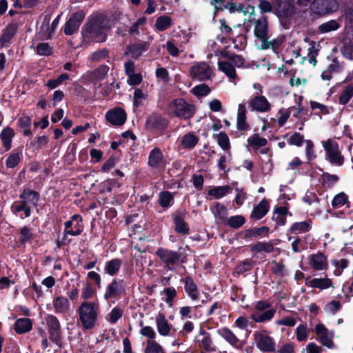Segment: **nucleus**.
I'll list each match as a JSON object with an SVG mask.
<instances>
[{
  "label": "nucleus",
  "instance_id": "nucleus-43",
  "mask_svg": "<svg viewBox=\"0 0 353 353\" xmlns=\"http://www.w3.org/2000/svg\"><path fill=\"white\" fill-rule=\"evenodd\" d=\"M198 138L192 133L185 134L181 141V144L185 148H192L198 143Z\"/></svg>",
  "mask_w": 353,
  "mask_h": 353
},
{
  "label": "nucleus",
  "instance_id": "nucleus-36",
  "mask_svg": "<svg viewBox=\"0 0 353 353\" xmlns=\"http://www.w3.org/2000/svg\"><path fill=\"white\" fill-rule=\"evenodd\" d=\"M308 285L311 288L325 290L332 287V281L327 278H315L308 282Z\"/></svg>",
  "mask_w": 353,
  "mask_h": 353
},
{
  "label": "nucleus",
  "instance_id": "nucleus-32",
  "mask_svg": "<svg viewBox=\"0 0 353 353\" xmlns=\"http://www.w3.org/2000/svg\"><path fill=\"white\" fill-rule=\"evenodd\" d=\"M32 323L30 319L21 318L16 321L14 323V329L17 333L23 334L31 330Z\"/></svg>",
  "mask_w": 353,
  "mask_h": 353
},
{
  "label": "nucleus",
  "instance_id": "nucleus-46",
  "mask_svg": "<svg viewBox=\"0 0 353 353\" xmlns=\"http://www.w3.org/2000/svg\"><path fill=\"white\" fill-rule=\"evenodd\" d=\"M172 26V19L168 16H161L157 18L155 27L159 31H164Z\"/></svg>",
  "mask_w": 353,
  "mask_h": 353
},
{
  "label": "nucleus",
  "instance_id": "nucleus-42",
  "mask_svg": "<svg viewBox=\"0 0 353 353\" xmlns=\"http://www.w3.org/2000/svg\"><path fill=\"white\" fill-rule=\"evenodd\" d=\"M282 42L283 40L279 38L274 39L272 41H268V39H265L258 44V48L261 50L269 48L275 50L281 45Z\"/></svg>",
  "mask_w": 353,
  "mask_h": 353
},
{
  "label": "nucleus",
  "instance_id": "nucleus-5",
  "mask_svg": "<svg viewBox=\"0 0 353 353\" xmlns=\"http://www.w3.org/2000/svg\"><path fill=\"white\" fill-rule=\"evenodd\" d=\"M168 111L176 117L187 119L194 114V106L188 104L183 99H176L170 103Z\"/></svg>",
  "mask_w": 353,
  "mask_h": 353
},
{
  "label": "nucleus",
  "instance_id": "nucleus-26",
  "mask_svg": "<svg viewBox=\"0 0 353 353\" xmlns=\"http://www.w3.org/2000/svg\"><path fill=\"white\" fill-rule=\"evenodd\" d=\"M270 205L267 200L263 199L255 206L251 214V217L256 220L262 219L269 211Z\"/></svg>",
  "mask_w": 353,
  "mask_h": 353
},
{
  "label": "nucleus",
  "instance_id": "nucleus-14",
  "mask_svg": "<svg viewBox=\"0 0 353 353\" xmlns=\"http://www.w3.org/2000/svg\"><path fill=\"white\" fill-rule=\"evenodd\" d=\"M316 334L318 335V341L328 348L333 347L334 332L328 330L324 325L319 323L315 327Z\"/></svg>",
  "mask_w": 353,
  "mask_h": 353
},
{
  "label": "nucleus",
  "instance_id": "nucleus-64",
  "mask_svg": "<svg viewBox=\"0 0 353 353\" xmlns=\"http://www.w3.org/2000/svg\"><path fill=\"white\" fill-rule=\"evenodd\" d=\"M323 183L328 187L334 185L339 180L338 176L330 174L327 172L323 173L322 175Z\"/></svg>",
  "mask_w": 353,
  "mask_h": 353
},
{
  "label": "nucleus",
  "instance_id": "nucleus-57",
  "mask_svg": "<svg viewBox=\"0 0 353 353\" xmlns=\"http://www.w3.org/2000/svg\"><path fill=\"white\" fill-rule=\"evenodd\" d=\"M347 201V195L343 192H341L334 197L332 201V205L334 208H339L345 205Z\"/></svg>",
  "mask_w": 353,
  "mask_h": 353
},
{
  "label": "nucleus",
  "instance_id": "nucleus-40",
  "mask_svg": "<svg viewBox=\"0 0 353 353\" xmlns=\"http://www.w3.org/2000/svg\"><path fill=\"white\" fill-rule=\"evenodd\" d=\"M288 210L285 207H279L274 209L272 219L277 225H283L286 222Z\"/></svg>",
  "mask_w": 353,
  "mask_h": 353
},
{
  "label": "nucleus",
  "instance_id": "nucleus-34",
  "mask_svg": "<svg viewBox=\"0 0 353 353\" xmlns=\"http://www.w3.org/2000/svg\"><path fill=\"white\" fill-rule=\"evenodd\" d=\"M122 261L119 259H114L107 261L105 264L104 270L110 276L116 274L120 270Z\"/></svg>",
  "mask_w": 353,
  "mask_h": 353
},
{
  "label": "nucleus",
  "instance_id": "nucleus-12",
  "mask_svg": "<svg viewBox=\"0 0 353 353\" xmlns=\"http://www.w3.org/2000/svg\"><path fill=\"white\" fill-rule=\"evenodd\" d=\"M83 229L81 216L78 214H74L70 220L65 223L63 239L66 238L67 234L78 236L81 233Z\"/></svg>",
  "mask_w": 353,
  "mask_h": 353
},
{
  "label": "nucleus",
  "instance_id": "nucleus-48",
  "mask_svg": "<svg viewBox=\"0 0 353 353\" xmlns=\"http://www.w3.org/2000/svg\"><path fill=\"white\" fill-rule=\"evenodd\" d=\"M252 250L255 252L271 253L274 250V246L270 243L259 242L252 246Z\"/></svg>",
  "mask_w": 353,
  "mask_h": 353
},
{
  "label": "nucleus",
  "instance_id": "nucleus-22",
  "mask_svg": "<svg viewBox=\"0 0 353 353\" xmlns=\"http://www.w3.org/2000/svg\"><path fill=\"white\" fill-rule=\"evenodd\" d=\"M123 292L122 281L113 280L106 288L104 298L106 300L115 298Z\"/></svg>",
  "mask_w": 353,
  "mask_h": 353
},
{
  "label": "nucleus",
  "instance_id": "nucleus-24",
  "mask_svg": "<svg viewBox=\"0 0 353 353\" xmlns=\"http://www.w3.org/2000/svg\"><path fill=\"white\" fill-rule=\"evenodd\" d=\"M52 305L54 311L57 314H66L70 310V302L68 299L62 296L54 298Z\"/></svg>",
  "mask_w": 353,
  "mask_h": 353
},
{
  "label": "nucleus",
  "instance_id": "nucleus-59",
  "mask_svg": "<svg viewBox=\"0 0 353 353\" xmlns=\"http://www.w3.org/2000/svg\"><path fill=\"white\" fill-rule=\"evenodd\" d=\"M52 48L48 43H40L37 46V53L41 56H49Z\"/></svg>",
  "mask_w": 353,
  "mask_h": 353
},
{
  "label": "nucleus",
  "instance_id": "nucleus-41",
  "mask_svg": "<svg viewBox=\"0 0 353 353\" xmlns=\"http://www.w3.org/2000/svg\"><path fill=\"white\" fill-rule=\"evenodd\" d=\"M311 228L310 222L309 221H301L296 222L292 225L290 228L291 233L301 234L308 232Z\"/></svg>",
  "mask_w": 353,
  "mask_h": 353
},
{
  "label": "nucleus",
  "instance_id": "nucleus-15",
  "mask_svg": "<svg viewBox=\"0 0 353 353\" xmlns=\"http://www.w3.org/2000/svg\"><path fill=\"white\" fill-rule=\"evenodd\" d=\"M85 17L83 11H79L72 14L66 22L64 27V33L66 35H72L77 32Z\"/></svg>",
  "mask_w": 353,
  "mask_h": 353
},
{
  "label": "nucleus",
  "instance_id": "nucleus-56",
  "mask_svg": "<svg viewBox=\"0 0 353 353\" xmlns=\"http://www.w3.org/2000/svg\"><path fill=\"white\" fill-rule=\"evenodd\" d=\"M192 92L196 97H205L210 92V88L205 84H200L194 87Z\"/></svg>",
  "mask_w": 353,
  "mask_h": 353
},
{
  "label": "nucleus",
  "instance_id": "nucleus-9",
  "mask_svg": "<svg viewBox=\"0 0 353 353\" xmlns=\"http://www.w3.org/2000/svg\"><path fill=\"white\" fill-rule=\"evenodd\" d=\"M190 77L199 81L210 79L212 74V68L205 62H199L190 68Z\"/></svg>",
  "mask_w": 353,
  "mask_h": 353
},
{
  "label": "nucleus",
  "instance_id": "nucleus-50",
  "mask_svg": "<svg viewBox=\"0 0 353 353\" xmlns=\"http://www.w3.org/2000/svg\"><path fill=\"white\" fill-rule=\"evenodd\" d=\"M303 201L309 205H314L316 210L320 212L319 209L316 208L319 205V199L314 192L307 191L303 197Z\"/></svg>",
  "mask_w": 353,
  "mask_h": 353
},
{
  "label": "nucleus",
  "instance_id": "nucleus-39",
  "mask_svg": "<svg viewBox=\"0 0 353 353\" xmlns=\"http://www.w3.org/2000/svg\"><path fill=\"white\" fill-rule=\"evenodd\" d=\"M185 289L188 295L193 300H196L199 296L198 289L196 285L193 281L192 279L188 276L185 279Z\"/></svg>",
  "mask_w": 353,
  "mask_h": 353
},
{
  "label": "nucleus",
  "instance_id": "nucleus-62",
  "mask_svg": "<svg viewBox=\"0 0 353 353\" xmlns=\"http://www.w3.org/2000/svg\"><path fill=\"white\" fill-rule=\"evenodd\" d=\"M341 306L340 301L334 300L325 305L324 310L328 314H335Z\"/></svg>",
  "mask_w": 353,
  "mask_h": 353
},
{
  "label": "nucleus",
  "instance_id": "nucleus-44",
  "mask_svg": "<svg viewBox=\"0 0 353 353\" xmlns=\"http://www.w3.org/2000/svg\"><path fill=\"white\" fill-rule=\"evenodd\" d=\"M200 333L203 335V338L199 340V345L206 351H214V348L212 346V341L210 336L204 330H201Z\"/></svg>",
  "mask_w": 353,
  "mask_h": 353
},
{
  "label": "nucleus",
  "instance_id": "nucleus-60",
  "mask_svg": "<svg viewBox=\"0 0 353 353\" xmlns=\"http://www.w3.org/2000/svg\"><path fill=\"white\" fill-rule=\"evenodd\" d=\"M108 57V51L103 48L93 52L90 60L94 62H99Z\"/></svg>",
  "mask_w": 353,
  "mask_h": 353
},
{
  "label": "nucleus",
  "instance_id": "nucleus-58",
  "mask_svg": "<svg viewBox=\"0 0 353 353\" xmlns=\"http://www.w3.org/2000/svg\"><path fill=\"white\" fill-rule=\"evenodd\" d=\"M217 142L224 150H228L230 148L229 137L225 132H221L217 134Z\"/></svg>",
  "mask_w": 353,
  "mask_h": 353
},
{
  "label": "nucleus",
  "instance_id": "nucleus-20",
  "mask_svg": "<svg viewBox=\"0 0 353 353\" xmlns=\"http://www.w3.org/2000/svg\"><path fill=\"white\" fill-rule=\"evenodd\" d=\"M20 199H21L20 201L32 209L37 205L39 200V194L36 191L25 189L21 194Z\"/></svg>",
  "mask_w": 353,
  "mask_h": 353
},
{
  "label": "nucleus",
  "instance_id": "nucleus-52",
  "mask_svg": "<svg viewBox=\"0 0 353 353\" xmlns=\"http://www.w3.org/2000/svg\"><path fill=\"white\" fill-rule=\"evenodd\" d=\"M161 294L165 296L163 297V300L169 305H172L173 299L176 295V292L174 288H167L161 292Z\"/></svg>",
  "mask_w": 353,
  "mask_h": 353
},
{
  "label": "nucleus",
  "instance_id": "nucleus-61",
  "mask_svg": "<svg viewBox=\"0 0 353 353\" xmlns=\"http://www.w3.org/2000/svg\"><path fill=\"white\" fill-rule=\"evenodd\" d=\"M296 336L299 341L301 342L305 341L308 336V330L307 327L304 325H299L296 329Z\"/></svg>",
  "mask_w": 353,
  "mask_h": 353
},
{
  "label": "nucleus",
  "instance_id": "nucleus-35",
  "mask_svg": "<svg viewBox=\"0 0 353 353\" xmlns=\"http://www.w3.org/2000/svg\"><path fill=\"white\" fill-rule=\"evenodd\" d=\"M147 45L145 43H138L128 46L125 54H129L133 58H138L143 52L146 51Z\"/></svg>",
  "mask_w": 353,
  "mask_h": 353
},
{
  "label": "nucleus",
  "instance_id": "nucleus-54",
  "mask_svg": "<svg viewBox=\"0 0 353 353\" xmlns=\"http://www.w3.org/2000/svg\"><path fill=\"white\" fill-rule=\"evenodd\" d=\"M213 213L214 216L221 221L223 222L227 220L228 211L226 208L223 205L217 203L213 210Z\"/></svg>",
  "mask_w": 353,
  "mask_h": 353
},
{
  "label": "nucleus",
  "instance_id": "nucleus-29",
  "mask_svg": "<svg viewBox=\"0 0 353 353\" xmlns=\"http://www.w3.org/2000/svg\"><path fill=\"white\" fill-rule=\"evenodd\" d=\"M23 150L21 148L14 150L8 156L6 161V165L8 168H15L21 161Z\"/></svg>",
  "mask_w": 353,
  "mask_h": 353
},
{
  "label": "nucleus",
  "instance_id": "nucleus-30",
  "mask_svg": "<svg viewBox=\"0 0 353 353\" xmlns=\"http://www.w3.org/2000/svg\"><path fill=\"white\" fill-rule=\"evenodd\" d=\"M17 31V25L15 23L9 24L3 30V34L0 39V45L1 46V47L5 46V45L11 40V39L16 34Z\"/></svg>",
  "mask_w": 353,
  "mask_h": 353
},
{
  "label": "nucleus",
  "instance_id": "nucleus-55",
  "mask_svg": "<svg viewBox=\"0 0 353 353\" xmlns=\"http://www.w3.org/2000/svg\"><path fill=\"white\" fill-rule=\"evenodd\" d=\"M245 221V218L241 215L232 216L228 219V225L232 228H239L244 224Z\"/></svg>",
  "mask_w": 353,
  "mask_h": 353
},
{
  "label": "nucleus",
  "instance_id": "nucleus-49",
  "mask_svg": "<svg viewBox=\"0 0 353 353\" xmlns=\"http://www.w3.org/2000/svg\"><path fill=\"white\" fill-rule=\"evenodd\" d=\"M267 139L254 134L248 139V143L253 148H259L265 146L267 144Z\"/></svg>",
  "mask_w": 353,
  "mask_h": 353
},
{
  "label": "nucleus",
  "instance_id": "nucleus-16",
  "mask_svg": "<svg viewBox=\"0 0 353 353\" xmlns=\"http://www.w3.org/2000/svg\"><path fill=\"white\" fill-rule=\"evenodd\" d=\"M249 105L252 111L259 112H268L271 109V105L267 99L263 95L255 96L250 101Z\"/></svg>",
  "mask_w": 353,
  "mask_h": 353
},
{
  "label": "nucleus",
  "instance_id": "nucleus-19",
  "mask_svg": "<svg viewBox=\"0 0 353 353\" xmlns=\"http://www.w3.org/2000/svg\"><path fill=\"white\" fill-rule=\"evenodd\" d=\"M254 35L260 41V43L265 39H268V27L266 17H262L254 22Z\"/></svg>",
  "mask_w": 353,
  "mask_h": 353
},
{
  "label": "nucleus",
  "instance_id": "nucleus-33",
  "mask_svg": "<svg viewBox=\"0 0 353 353\" xmlns=\"http://www.w3.org/2000/svg\"><path fill=\"white\" fill-rule=\"evenodd\" d=\"M173 218L175 225V230L181 234H188L189 226L188 223L185 222L183 214L177 212L174 214Z\"/></svg>",
  "mask_w": 353,
  "mask_h": 353
},
{
  "label": "nucleus",
  "instance_id": "nucleus-28",
  "mask_svg": "<svg viewBox=\"0 0 353 353\" xmlns=\"http://www.w3.org/2000/svg\"><path fill=\"white\" fill-rule=\"evenodd\" d=\"M14 132L12 128L10 127L5 128L3 129L0 134V139L2 141V144L6 149V151L10 150L12 147V141L14 137Z\"/></svg>",
  "mask_w": 353,
  "mask_h": 353
},
{
  "label": "nucleus",
  "instance_id": "nucleus-38",
  "mask_svg": "<svg viewBox=\"0 0 353 353\" xmlns=\"http://www.w3.org/2000/svg\"><path fill=\"white\" fill-rule=\"evenodd\" d=\"M340 26L341 25L337 20H330L319 26L318 31L319 33L325 34L337 30Z\"/></svg>",
  "mask_w": 353,
  "mask_h": 353
},
{
  "label": "nucleus",
  "instance_id": "nucleus-23",
  "mask_svg": "<svg viewBox=\"0 0 353 353\" xmlns=\"http://www.w3.org/2000/svg\"><path fill=\"white\" fill-rule=\"evenodd\" d=\"M156 325L158 332L160 335L163 336L169 335L172 326L168 323L164 314L159 313L157 314L156 316Z\"/></svg>",
  "mask_w": 353,
  "mask_h": 353
},
{
  "label": "nucleus",
  "instance_id": "nucleus-31",
  "mask_svg": "<svg viewBox=\"0 0 353 353\" xmlns=\"http://www.w3.org/2000/svg\"><path fill=\"white\" fill-rule=\"evenodd\" d=\"M353 97V82L347 84L341 90L339 96V103L343 105L347 104Z\"/></svg>",
  "mask_w": 353,
  "mask_h": 353
},
{
  "label": "nucleus",
  "instance_id": "nucleus-27",
  "mask_svg": "<svg viewBox=\"0 0 353 353\" xmlns=\"http://www.w3.org/2000/svg\"><path fill=\"white\" fill-rule=\"evenodd\" d=\"M12 212L20 218L29 217L31 214V209L25 205L21 201H15L11 206Z\"/></svg>",
  "mask_w": 353,
  "mask_h": 353
},
{
  "label": "nucleus",
  "instance_id": "nucleus-11",
  "mask_svg": "<svg viewBox=\"0 0 353 353\" xmlns=\"http://www.w3.org/2000/svg\"><path fill=\"white\" fill-rule=\"evenodd\" d=\"M49 338L52 342L57 343L61 337V325L58 319L52 314L45 316Z\"/></svg>",
  "mask_w": 353,
  "mask_h": 353
},
{
  "label": "nucleus",
  "instance_id": "nucleus-25",
  "mask_svg": "<svg viewBox=\"0 0 353 353\" xmlns=\"http://www.w3.org/2000/svg\"><path fill=\"white\" fill-rule=\"evenodd\" d=\"M218 68L222 72H223L231 81L236 80L237 79V74L236 73L234 65L228 61H220L218 63Z\"/></svg>",
  "mask_w": 353,
  "mask_h": 353
},
{
  "label": "nucleus",
  "instance_id": "nucleus-13",
  "mask_svg": "<svg viewBox=\"0 0 353 353\" xmlns=\"http://www.w3.org/2000/svg\"><path fill=\"white\" fill-rule=\"evenodd\" d=\"M166 164L164 155L159 148H153L148 156V165L154 170L163 169Z\"/></svg>",
  "mask_w": 353,
  "mask_h": 353
},
{
  "label": "nucleus",
  "instance_id": "nucleus-21",
  "mask_svg": "<svg viewBox=\"0 0 353 353\" xmlns=\"http://www.w3.org/2000/svg\"><path fill=\"white\" fill-rule=\"evenodd\" d=\"M309 263L314 270L318 271L324 270L327 268V259L321 252L310 255Z\"/></svg>",
  "mask_w": 353,
  "mask_h": 353
},
{
  "label": "nucleus",
  "instance_id": "nucleus-10",
  "mask_svg": "<svg viewBox=\"0 0 353 353\" xmlns=\"http://www.w3.org/2000/svg\"><path fill=\"white\" fill-rule=\"evenodd\" d=\"M253 336L256 347L261 352H271L274 351L275 341L272 337L259 332H256Z\"/></svg>",
  "mask_w": 353,
  "mask_h": 353
},
{
  "label": "nucleus",
  "instance_id": "nucleus-47",
  "mask_svg": "<svg viewBox=\"0 0 353 353\" xmlns=\"http://www.w3.org/2000/svg\"><path fill=\"white\" fill-rule=\"evenodd\" d=\"M230 190L231 188L228 185L219 186L210 189L208 191V194L213 196L216 199H220L226 195Z\"/></svg>",
  "mask_w": 353,
  "mask_h": 353
},
{
  "label": "nucleus",
  "instance_id": "nucleus-18",
  "mask_svg": "<svg viewBox=\"0 0 353 353\" xmlns=\"http://www.w3.org/2000/svg\"><path fill=\"white\" fill-rule=\"evenodd\" d=\"M166 125L165 119L157 114H150L145 121V127L147 130L151 131L163 130L165 128Z\"/></svg>",
  "mask_w": 353,
  "mask_h": 353
},
{
  "label": "nucleus",
  "instance_id": "nucleus-51",
  "mask_svg": "<svg viewBox=\"0 0 353 353\" xmlns=\"http://www.w3.org/2000/svg\"><path fill=\"white\" fill-rule=\"evenodd\" d=\"M173 201V196L169 192H163L159 194V202L161 207H170Z\"/></svg>",
  "mask_w": 353,
  "mask_h": 353
},
{
  "label": "nucleus",
  "instance_id": "nucleus-53",
  "mask_svg": "<svg viewBox=\"0 0 353 353\" xmlns=\"http://www.w3.org/2000/svg\"><path fill=\"white\" fill-rule=\"evenodd\" d=\"M145 353H165V352L157 342L154 340H149L147 341Z\"/></svg>",
  "mask_w": 353,
  "mask_h": 353
},
{
  "label": "nucleus",
  "instance_id": "nucleus-45",
  "mask_svg": "<svg viewBox=\"0 0 353 353\" xmlns=\"http://www.w3.org/2000/svg\"><path fill=\"white\" fill-rule=\"evenodd\" d=\"M258 8L261 14L272 12L274 14V0L272 2L270 0H259Z\"/></svg>",
  "mask_w": 353,
  "mask_h": 353
},
{
  "label": "nucleus",
  "instance_id": "nucleus-2",
  "mask_svg": "<svg viewBox=\"0 0 353 353\" xmlns=\"http://www.w3.org/2000/svg\"><path fill=\"white\" fill-rule=\"evenodd\" d=\"M99 312V307L96 303L84 301L80 305L77 312L84 330H91L96 326Z\"/></svg>",
  "mask_w": 353,
  "mask_h": 353
},
{
  "label": "nucleus",
  "instance_id": "nucleus-17",
  "mask_svg": "<svg viewBox=\"0 0 353 353\" xmlns=\"http://www.w3.org/2000/svg\"><path fill=\"white\" fill-rule=\"evenodd\" d=\"M105 118L114 125H121L126 120V114L122 108H118L108 111Z\"/></svg>",
  "mask_w": 353,
  "mask_h": 353
},
{
  "label": "nucleus",
  "instance_id": "nucleus-7",
  "mask_svg": "<svg viewBox=\"0 0 353 353\" xmlns=\"http://www.w3.org/2000/svg\"><path fill=\"white\" fill-rule=\"evenodd\" d=\"M274 14L281 21L288 20L296 13V8L289 0H274Z\"/></svg>",
  "mask_w": 353,
  "mask_h": 353
},
{
  "label": "nucleus",
  "instance_id": "nucleus-8",
  "mask_svg": "<svg viewBox=\"0 0 353 353\" xmlns=\"http://www.w3.org/2000/svg\"><path fill=\"white\" fill-rule=\"evenodd\" d=\"M157 256L169 270H172L181 258V254L175 251L160 248L156 251Z\"/></svg>",
  "mask_w": 353,
  "mask_h": 353
},
{
  "label": "nucleus",
  "instance_id": "nucleus-3",
  "mask_svg": "<svg viewBox=\"0 0 353 353\" xmlns=\"http://www.w3.org/2000/svg\"><path fill=\"white\" fill-rule=\"evenodd\" d=\"M321 143L325 152V160L334 165L341 166L344 163V157L339 143L332 139L323 141Z\"/></svg>",
  "mask_w": 353,
  "mask_h": 353
},
{
  "label": "nucleus",
  "instance_id": "nucleus-37",
  "mask_svg": "<svg viewBox=\"0 0 353 353\" xmlns=\"http://www.w3.org/2000/svg\"><path fill=\"white\" fill-rule=\"evenodd\" d=\"M219 334L231 345L237 347L239 340L230 329L227 327L222 328L219 330Z\"/></svg>",
  "mask_w": 353,
  "mask_h": 353
},
{
  "label": "nucleus",
  "instance_id": "nucleus-63",
  "mask_svg": "<svg viewBox=\"0 0 353 353\" xmlns=\"http://www.w3.org/2000/svg\"><path fill=\"white\" fill-rule=\"evenodd\" d=\"M339 68L337 64H330L321 74V77L323 80L329 81L332 77V72H336Z\"/></svg>",
  "mask_w": 353,
  "mask_h": 353
},
{
  "label": "nucleus",
  "instance_id": "nucleus-4",
  "mask_svg": "<svg viewBox=\"0 0 353 353\" xmlns=\"http://www.w3.org/2000/svg\"><path fill=\"white\" fill-rule=\"evenodd\" d=\"M275 314L276 310L268 302L260 301L252 309L251 318L256 323H265L270 321Z\"/></svg>",
  "mask_w": 353,
  "mask_h": 353
},
{
  "label": "nucleus",
  "instance_id": "nucleus-6",
  "mask_svg": "<svg viewBox=\"0 0 353 353\" xmlns=\"http://www.w3.org/2000/svg\"><path fill=\"white\" fill-rule=\"evenodd\" d=\"M339 6L336 0H314L310 8L313 14L321 17L336 12Z\"/></svg>",
  "mask_w": 353,
  "mask_h": 353
},
{
  "label": "nucleus",
  "instance_id": "nucleus-1",
  "mask_svg": "<svg viewBox=\"0 0 353 353\" xmlns=\"http://www.w3.org/2000/svg\"><path fill=\"white\" fill-rule=\"evenodd\" d=\"M108 23V21L103 15H96L85 26L83 34L85 38L96 42H103L106 39L109 30Z\"/></svg>",
  "mask_w": 353,
  "mask_h": 353
}]
</instances>
